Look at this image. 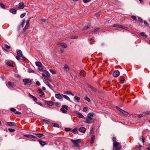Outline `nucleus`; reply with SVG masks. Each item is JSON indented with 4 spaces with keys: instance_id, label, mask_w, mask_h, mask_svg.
Returning a JSON list of instances; mask_svg holds the SVG:
<instances>
[{
    "instance_id": "obj_34",
    "label": "nucleus",
    "mask_w": 150,
    "mask_h": 150,
    "mask_svg": "<svg viewBox=\"0 0 150 150\" xmlns=\"http://www.w3.org/2000/svg\"><path fill=\"white\" fill-rule=\"evenodd\" d=\"M30 96L33 99V100L35 101H36L37 100V98L36 97H35L33 96L32 95H30Z\"/></svg>"
},
{
    "instance_id": "obj_58",
    "label": "nucleus",
    "mask_w": 150,
    "mask_h": 150,
    "mask_svg": "<svg viewBox=\"0 0 150 150\" xmlns=\"http://www.w3.org/2000/svg\"><path fill=\"white\" fill-rule=\"evenodd\" d=\"M70 38L73 39H77V37L76 36H72L70 37Z\"/></svg>"
},
{
    "instance_id": "obj_44",
    "label": "nucleus",
    "mask_w": 150,
    "mask_h": 150,
    "mask_svg": "<svg viewBox=\"0 0 150 150\" xmlns=\"http://www.w3.org/2000/svg\"><path fill=\"white\" fill-rule=\"evenodd\" d=\"M138 20L139 22H142V23H143V20L142 18H141L140 17H138Z\"/></svg>"
},
{
    "instance_id": "obj_18",
    "label": "nucleus",
    "mask_w": 150,
    "mask_h": 150,
    "mask_svg": "<svg viewBox=\"0 0 150 150\" xmlns=\"http://www.w3.org/2000/svg\"><path fill=\"white\" fill-rule=\"evenodd\" d=\"M38 141L40 144L42 146H44L45 144V142L44 141L39 140Z\"/></svg>"
},
{
    "instance_id": "obj_10",
    "label": "nucleus",
    "mask_w": 150,
    "mask_h": 150,
    "mask_svg": "<svg viewBox=\"0 0 150 150\" xmlns=\"http://www.w3.org/2000/svg\"><path fill=\"white\" fill-rule=\"evenodd\" d=\"M86 129L83 127H81L79 129V131L80 132L82 133H84L86 131Z\"/></svg>"
},
{
    "instance_id": "obj_50",
    "label": "nucleus",
    "mask_w": 150,
    "mask_h": 150,
    "mask_svg": "<svg viewBox=\"0 0 150 150\" xmlns=\"http://www.w3.org/2000/svg\"><path fill=\"white\" fill-rule=\"evenodd\" d=\"M116 139L115 137H114L112 138V141L113 142V144L115 142H117L116 141Z\"/></svg>"
},
{
    "instance_id": "obj_33",
    "label": "nucleus",
    "mask_w": 150,
    "mask_h": 150,
    "mask_svg": "<svg viewBox=\"0 0 150 150\" xmlns=\"http://www.w3.org/2000/svg\"><path fill=\"white\" fill-rule=\"evenodd\" d=\"M50 71L53 74H55L56 73V71L53 69H50Z\"/></svg>"
},
{
    "instance_id": "obj_53",
    "label": "nucleus",
    "mask_w": 150,
    "mask_h": 150,
    "mask_svg": "<svg viewBox=\"0 0 150 150\" xmlns=\"http://www.w3.org/2000/svg\"><path fill=\"white\" fill-rule=\"evenodd\" d=\"M125 80L123 78H122L121 80H120V83H124Z\"/></svg>"
},
{
    "instance_id": "obj_14",
    "label": "nucleus",
    "mask_w": 150,
    "mask_h": 150,
    "mask_svg": "<svg viewBox=\"0 0 150 150\" xmlns=\"http://www.w3.org/2000/svg\"><path fill=\"white\" fill-rule=\"evenodd\" d=\"M88 88H90L92 91H93L95 92L96 91V90L94 87L91 86L90 85H88Z\"/></svg>"
},
{
    "instance_id": "obj_19",
    "label": "nucleus",
    "mask_w": 150,
    "mask_h": 150,
    "mask_svg": "<svg viewBox=\"0 0 150 150\" xmlns=\"http://www.w3.org/2000/svg\"><path fill=\"white\" fill-rule=\"evenodd\" d=\"M77 114L79 115V118H83L84 119H85L86 118L84 116H83V115H82V114L80 113V112H78L77 113Z\"/></svg>"
},
{
    "instance_id": "obj_62",
    "label": "nucleus",
    "mask_w": 150,
    "mask_h": 150,
    "mask_svg": "<svg viewBox=\"0 0 150 150\" xmlns=\"http://www.w3.org/2000/svg\"><path fill=\"white\" fill-rule=\"evenodd\" d=\"M84 72V71H81L80 72V74L81 76H83V74L82 73H83Z\"/></svg>"
},
{
    "instance_id": "obj_11",
    "label": "nucleus",
    "mask_w": 150,
    "mask_h": 150,
    "mask_svg": "<svg viewBox=\"0 0 150 150\" xmlns=\"http://www.w3.org/2000/svg\"><path fill=\"white\" fill-rule=\"evenodd\" d=\"M7 124L10 126H15L16 125L15 123L14 122H7Z\"/></svg>"
},
{
    "instance_id": "obj_9",
    "label": "nucleus",
    "mask_w": 150,
    "mask_h": 150,
    "mask_svg": "<svg viewBox=\"0 0 150 150\" xmlns=\"http://www.w3.org/2000/svg\"><path fill=\"white\" fill-rule=\"evenodd\" d=\"M59 46L61 47L62 48H66L67 46V45L65 43H62L61 44H59Z\"/></svg>"
},
{
    "instance_id": "obj_7",
    "label": "nucleus",
    "mask_w": 150,
    "mask_h": 150,
    "mask_svg": "<svg viewBox=\"0 0 150 150\" xmlns=\"http://www.w3.org/2000/svg\"><path fill=\"white\" fill-rule=\"evenodd\" d=\"M7 64L11 67H14L15 65V63L13 61H10L8 62L7 63Z\"/></svg>"
},
{
    "instance_id": "obj_3",
    "label": "nucleus",
    "mask_w": 150,
    "mask_h": 150,
    "mask_svg": "<svg viewBox=\"0 0 150 150\" xmlns=\"http://www.w3.org/2000/svg\"><path fill=\"white\" fill-rule=\"evenodd\" d=\"M42 78L44 79H48L50 77L49 73L47 71H45L44 74H42Z\"/></svg>"
},
{
    "instance_id": "obj_4",
    "label": "nucleus",
    "mask_w": 150,
    "mask_h": 150,
    "mask_svg": "<svg viewBox=\"0 0 150 150\" xmlns=\"http://www.w3.org/2000/svg\"><path fill=\"white\" fill-rule=\"evenodd\" d=\"M23 81L24 82L25 85H30L32 83V81L28 79H23Z\"/></svg>"
},
{
    "instance_id": "obj_2",
    "label": "nucleus",
    "mask_w": 150,
    "mask_h": 150,
    "mask_svg": "<svg viewBox=\"0 0 150 150\" xmlns=\"http://www.w3.org/2000/svg\"><path fill=\"white\" fill-rule=\"evenodd\" d=\"M71 140L72 142L73 143L74 146L79 147V143L81 141L80 139H77L76 140L71 139Z\"/></svg>"
},
{
    "instance_id": "obj_30",
    "label": "nucleus",
    "mask_w": 150,
    "mask_h": 150,
    "mask_svg": "<svg viewBox=\"0 0 150 150\" xmlns=\"http://www.w3.org/2000/svg\"><path fill=\"white\" fill-rule=\"evenodd\" d=\"M77 128H75L72 131V132L75 134V133H76L77 132Z\"/></svg>"
},
{
    "instance_id": "obj_37",
    "label": "nucleus",
    "mask_w": 150,
    "mask_h": 150,
    "mask_svg": "<svg viewBox=\"0 0 150 150\" xmlns=\"http://www.w3.org/2000/svg\"><path fill=\"white\" fill-rule=\"evenodd\" d=\"M64 113H66L67 112V110H65L64 108H61L60 109Z\"/></svg>"
},
{
    "instance_id": "obj_8",
    "label": "nucleus",
    "mask_w": 150,
    "mask_h": 150,
    "mask_svg": "<svg viewBox=\"0 0 150 150\" xmlns=\"http://www.w3.org/2000/svg\"><path fill=\"white\" fill-rule=\"evenodd\" d=\"M94 115V113H89L88 114L87 117L89 120H92Z\"/></svg>"
},
{
    "instance_id": "obj_48",
    "label": "nucleus",
    "mask_w": 150,
    "mask_h": 150,
    "mask_svg": "<svg viewBox=\"0 0 150 150\" xmlns=\"http://www.w3.org/2000/svg\"><path fill=\"white\" fill-rule=\"evenodd\" d=\"M8 129L9 131L11 132H14L15 131V130L14 129L11 128H9Z\"/></svg>"
},
{
    "instance_id": "obj_63",
    "label": "nucleus",
    "mask_w": 150,
    "mask_h": 150,
    "mask_svg": "<svg viewBox=\"0 0 150 150\" xmlns=\"http://www.w3.org/2000/svg\"><path fill=\"white\" fill-rule=\"evenodd\" d=\"M60 51L61 53H63L64 52V50L62 48H61L60 49Z\"/></svg>"
},
{
    "instance_id": "obj_17",
    "label": "nucleus",
    "mask_w": 150,
    "mask_h": 150,
    "mask_svg": "<svg viewBox=\"0 0 150 150\" xmlns=\"http://www.w3.org/2000/svg\"><path fill=\"white\" fill-rule=\"evenodd\" d=\"M24 136L27 137H30L32 138H36V137L34 136L31 134L25 135Z\"/></svg>"
},
{
    "instance_id": "obj_20",
    "label": "nucleus",
    "mask_w": 150,
    "mask_h": 150,
    "mask_svg": "<svg viewBox=\"0 0 150 150\" xmlns=\"http://www.w3.org/2000/svg\"><path fill=\"white\" fill-rule=\"evenodd\" d=\"M29 24H26V25H25L24 28L23 29V31L24 32H25L26 31V30H27V29L29 27Z\"/></svg>"
},
{
    "instance_id": "obj_32",
    "label": "nucleus",
    "mask_w": 150,
    "mask_h": 150,
    "mask_svg": "<svg viewBox=\"0 0 150 150\" xmlns=\"http://www.w3.org/2000/svg\"><path fill=\"white\" fill-rule=\"evenodd\" d=\"M62 96L61 94H57V98L59 99H60L62 98Z\"/></svg>"
},
{
    "instance_id": "obj_22",
    "label": "nucleus",
    "mask_w": 150,
    "mask_h": 150,
    "mask_svg": "<svg viewBox=\"0 0 150 150\" xmlns=\"http://www.w3.org/2000/svg\"><path fill=\"white\" fill-rule=\"evenodd\" d=\"M45 103L50 106H51L53 105V102L50 101H47L45 102Z\"/></svg>"
},
{
    "instance_id": "obj_36",
    "label": "nucleus",
    "mask_w": 150,
    "mask_h": 150,
    "mask_svg": "<svg viewBox=\"0 0 150 150\" xmlns=\"http://www.w3.org/2000/svg\"><path fill=\"white\" fill-rule=\"evenodd\" d=\"M90 27V25H87L85 26L83 28V30H85L88 29Z\"/></svg>"
},
{
    "instance_id": "obj_47",
    "label": "nucleus",
    "mask_w": 150,
    "mask_h": 150,
    "mask_svg": "<svg viewBox=\"0 0 150 150\" xmlns=\"http://www.w3.org/2000/svg\"><path fill=\"white\" fill-rule=\"evenodd\" d=\"M67 132H69L71 130V129L70 128H66L64 129Z\"/></svg>"
},
{
    "instance_id": "obj_15",
    "label": "nucleus",
    "mask_w": 150,
    "mask_h": 150,
    "mask_svg": "<svg viewBox=\"0 0 150 150\" xmlns=\"http://www.w3.org/2000/svg\"><path fill=\"white\" fill-rule=\"evenodd\" d=\"M86 121L85 122V123L87 124H91L93 122L90 120H89L88 118H86Z\"/></svg>"
},
{
    "instance_id": "obj_39",
    "label": "nucleus",
    "mask_w": 150,
    "mask_h": 150,
    "mask_svg": "<svg viewBox=\"0 0 150 150\" xmlns=\"http://www.w3.org/2000/svg\"><path fill=\"white\" fill-rule=\"evenodd\" d=\"M62 108H64V109H66V110H68L69 107H68L66 105H63L62 106Z\"/></svg>"
},
{
    "instance_id": "obj_23",
    "label": "nucleus",
    "mask_w": 150,
    "mask_h": 150,
    "mask_svg": "<svg viewBox=\"0 0 150 150\" xmlns=\"http://www.w3.org/2000/svg\"><path fill=\"white\" fill-rule=\"evenodd\" d=\"M39 93L40 94H41L42 96H43L44 95V93L43 92L42 90L40 89H38V90Z\"/></svg>"
},
{
    "instance_id": "obj_13",
    "label": "nucleus",
    "mask_w": 150,
    "mask_h": 150,
    "mask_svg": "<svg viewBox=\"0 0 150 150\" xmlns=\"http://www.w3.org/2000/svg\"><path fill=\"white\" fill-rule=\"evenodd\" d=\"M17 54L18 56L19 57H22L23 54L21 51V50H18L17 51Z\"/></svg>"
},
{
    "instance_id": "obj_52",
    "label": "nucleus",
    "mask_w": 150,
    "mask_h": 150,
    "mask_svg": "<svg viewBox=\"0 0 150 150\" xmlns=\"http://www.w3.org/2000/svg\"><path fill=\"white\" fill-rule=\"evenodd\" d=\"M88 110L87 108L86 107H84L83 109V111L84 112H86Z\"/></svg>"
},
{
    "instance_id": "obj_55",
    "label": "nucleus",
    "mask_w": 150,
    "mask_h": 150,
    "mask_svg": "<svg viewBox=\"0 0 150 150\" xmlns=\"http://www.w3.org/2000/svg\"><path fill=\"white\" fill-rule=\"evenodd\" d=\"M0 6H1V8H5V6L2 3L0 4Z\"/></svg>"
},
{
    "instance_id": "obj_41",
    "label": "nucleus",
    "mask_w": 150,
    "mask_h": 150,
    "mask_svg": "<svg viewBox=\"0 0 150 150\" xmlns=\"http://www.w3.org/2000/svg\"><path fill=\"white\" fill-rule=\"evenodd\" d=\"M36 65L38 67H40L41 65L42 64L40 62H36Z\"/></svg>"
},
{
    "instance_id": "obj_12",
    "label": "nucleus",
    "mask_w": 150,
    "mask_h": 150,
    "mask_svg": "<svg viewBox=\"0 0 150 150\" xmlns=\"http://www.w3.org/2000/svg\"><path fill=\"white\" fill-rule=\"evenodd\" d=\"M8 85L11 87H13L15 86V85L14 84V83H12L11 81H8Z\"/></svg>"
},
{
    "instance_id": "obj_56",
    "label": "nucleus",
    "mask_w": 150,
    "mask_h": 150,
    "mask_svg": "<svg viewBox=\"0 0 150 150\" xmlns=\"http://www.w3.org/2000/svg\"><path fill=\"white\" fill-rule=\"evenodd\" d=\"M101 11H100L98 12L96 14V16H100V14L101 13Z\"/></svg>"
},
{
    "instance_id": "obj_35",
    "label": "nucleus",
    "mask_w": 150,
    "mask_h": 150,
    "mask_svg": "<svg viewBox=\"0 0 150 150\" xmlns=\"http://www.w3.org/2000/svg\"><path fill=\"white\" fill-rule=\"evenodd\" d=\"M36 135L39 137H43L44 135L43 134L38 133L36 134Z\"/></svg>"
},
{
    "instance_id": "obj_60",
    "label": "nucleus",
    "mask_w": 150,
    "mask_h": 150,
    "mask_svg": "<svg viewBox=\"0 0 150 150\" xmlns=\"http://www.w3.org/2000/svg\"><path fill=\"white\" fill-rule=\"evenodd\" d=\"M36 85H37L38 86H39L40 85V83L39 81H37L36 82Z\"/></svg>"
},
{
    "instance_id": "obj_38",
    "label": "nucleus",
    "mask_w": 150,
    "mask_h": 150,
    "mask_svg": "<svg viewBox=\"0 0 150 150\" xmlns=\"http://www.w3.org/2000/svg\"><path fill=\"white\" fill-rule=\"evenodd\" d=\"M99 29V28H97L93 30L91 32L93 33H95Z\"/></svg>"
},
{
    "instance_id": "obj_51",
    "label": "nucleus",
    "mask_w": 150,
    "mask_h": 150,
    "mask_svg": "<svg viewBox=\"0 0 150 150\" xmlns=\"http://www.w3.org/2000/svg\"><path fill=\"white\" fill-rule=\"evenodd\" d=\"M91 1V0H83V1L84 3H87L90 2Z\"/></svg>"
},
{
    "instance_id": "obj_42",
    "label": "nucleus",
    "mask_w": 150,
    "mask_h": 150,
    "mask_svg": "<svg viewBox=\"0 0 150 150\" xmlns=\"http://www.w3.org/2000/svg\"><path fill=\"white\" fill-rule=\"evenodd\" d=\"M25 22V20H24V19L21 22V26H22V27H23V26L24 25Z\"/></svg>"
},
{
    "instance_id": "obj_21",
    "label": "nucleus",
    "mask_w": 150,
    "mask_h": 150,
    "mask_svg": "<svg viewBox=\"0 0 150 150\" xmlns=\"http://www.w3.org/2000/svg\"><path fill=\"white\" fill-rule=\"evenodd\" d=\"M95 138V136L94 135H93L92 136L90 142L91 144H93L94 142Z\"/></svg>"
},
{
    "instance_id": "obj_64",
    "label": "nucleus",
    "mask_w": 150,
    "mask_h": 150,
    "mask_svg": "<svg viewBox=\"0 0 150 150\" xmlns=\"http://www.w3.org/2000/svg\"><path fill=\"white\" fill-rule=\"evenodd\" d=\"M15 113L16 114L20 115L21 114V112H20L18 111H16L15 112Z\"/></svg>"
},
{
    "instance_id": "obj_49",
    "label": "nucleus",
    "mask_w": 150,
    "mask_h": 150,
    "mask_svg": "<svg viewBox=\"0 0 150 150\" xmlns=\"http://www.w3.org/2000/svg\"><path fill=\"white\" fill-rule=\"evenodd\" d=\"M71 93V92L69 91H67L65 92H64V94H67L68 95H70Z\"/></svg>"
},
{
    "instance_id": "obj_27",
    "label": "nucleus",
    "mask_w": 150,
    "mask_h": 150,
    "mask_svg": "<svg viewBox=\"0 0 150 150\" xmlns=\"http://www.w3.org/2000/svg\"><path fill=\"white\" fill-rule=\"evenodd\" d=\"M140 35H141L145 38H146L147 37V35H145V33L144 32H142L141 33H140Z\"/></svg>"
},
{
    "instance_id": "obj_31",
    "label": "nucleus",
    "mask_w": 150,
    "mask_h": 150,
    "mask_svg": "<svg viewBox=\"0 0 150 150\" xmlns=\"http://www.w3.org/2000/svg\"><path fill=\"white\" fill-rule=\"evenodd\" d=\"M113 26L114 27L120 28V27H122L121 25H120L117 24H115L113 25Z\"/></svg>"
},
{
    "instance_id": "obj_59",
    "label": "nucleus",
    "mask_w": 150,
    "mask_h": 150,
    "mask_svg": "<svg viewBox=\"0 0 150 150\" xmlns=\"http://www.w3.org/2000/svg\"><path fill=\"white\" fill-rule=\"evenodd\" d=\"M51 126L52 127H56V124L55 123H52L51 124Z\"/></svg>"
},
{
    "instance_id": "obj_6",
    "label": "nucleus",
    "mask_w": 150,
    "mask_h": 150,
    "mask_svg": "<svg viewBox=\"0 0 150 150\" xmlns=\"http://www.w3.org/2000/svg\"><path fill=\"white\" fill-rule=\"evenodd\" d=\"M18 5L19 7L17 8L18 10L23 9L25 7V6L24 5V3L23 2L19 3Z\"/></svg>"
},
{
    "instance_id": "obj_54",
    "label": "nucleus",
    "mask_w": 150,
    "mask_h": 150,
    "mask_svg": "<svg viewBox=\"0 0 150 150\" xmlns=\"http://www.w3.org/2000/svg\"><path fill=\"white\" fill-rule=\"evenodd\" d=\"M10 110L12 111V112H15L16 111V110L15 108H11V109H10Z\"/></svg>"
},
{
    "instance_id": "obj_1",
    "label": "nucleus",
    "mask_w": 150,
    "mask_h": 150,
    "mask_svg": "<svg viewBox=\"0 0 150 150\" xmlns=\"http://www.w3.org/2000/svg\"><path fill=\"white\" fill-rule=\"evenodd\" d=\"M113 144V150H119L121 147V145L118 142H115Z\"/></svg>"
},
{
    "instance_id": "obj_28",
    "label": "nucleus",
    "mask_w": 150,
    "mask_h": 150,
    "mask_svg": "<svg viewBox=\"0 0 150 150\" xmlns=\"http://www.w3.org/2000/svg\"><path fill=\"white\" fill-rule=\"evenodd\" d=\"M62 96L64 98L66 99H67V100H70V98L69 97L67 96L64 95H62Z\"/></svg>"
},
{
    "instance_id": "obj_46",
    "label": "nucleus",
    "mask_w": 150,
    "mask_h": 150,
    "mask_svg": "<svg viewBox=\"0 0 150 150\" xmlns=\"http://www.w3.org/2000/svg\"><path fill=\"white\" fill-rule=\"evenodd\" d=\"M46 21V19H41V22L43 23H45Z\"/></svg>"
},
{
    "instance_id": "obj_45",
    "label": "nucleus",
    "mask_w": 150,
    "mask_h": 150,
    "mask_svg": "<svg viewBox=\"0 0 150 150\" xmlns=\"http://www.w3.org/2000/svg\"><path fill=\"white\" fill-rule=\"evenodd\" d=\"M26 15V13H23L21 14L20 15V17L21 18H23Z\"/></svg>"
},
{
    "instance_id": "obj_5",
    "label": "nucleus",
    "mask_w": 150,
    "mask_h": 150,
    "mask_svg": "<svg viewBox=\"0 0 150 150\" xmlns=\"http://www.w3.org/2000/svg\"><path fill=\"white\" fill-rule=\"evenodd\" d=\"M120 74V72L118 70H115L113 72V76L114 77H118Z\"/></svg>"
},
{
    "instance_id": "obj_16",
    "label": "nucleus",
    "mask_w": 150,
    "mask_h": 150,
    "mask_svg": "<svg viewBox=\"0 0 150 150\" xmlns=\"http://www.w3.org/2000/svg\"><path fill=\"white\" fill-rule=\"evenodd\" d=\"M16 9H11L10 10V12L12 13L15 14L16 13Z\"/></svg>"
},
{
    "instance_id": "obj_26",
    "label": "nucleus",
    "mask_w": 150,
    "mask_h": 150,
    "mask_svg": "<svg viewBox=\"0 0 150 150\" xmlns=\"http://www.w3.org/2000/svg\"><path fill=\"white\" fill-rule=\"evenodd\" d=\"M42 121L46 124H50V122L46 120L43 119L42 120Z\"/></svg>"
},
{
    "instance_id": "obj_40",
    "label": "nucleus",
    "mask_w": 150,
    "mask_h": 150,
    "mask_svg": "<svg viewBox=\"0 0 150 150\" xmlns=\"http://www.w3.org/2000/svg\"><path fill=\"white\" fill-rule=\"evenodd\" d=\"M28 72L29 73H34V71L33 70H32V69H28Z\"/></svg>"
},
{
    "instance_id": "obj_61",
    "label": "nucleus",
    "mask_w": 150,
    "mask_h": 150,
    "mask_svg": "<svg viewBox=\"0 0 150 150\" xmlns=\"http://www.w3.org/2000/svg\"><path fill=\"white\" fill-rule=\"evenodd\" d=\"M30 20V18H28V19L26 21V24H29V21Z\"/></svg>"
},
{
    "instance_id": "obj_43",
    "label": "nucleus",
    "mask_w": 150,
    "mask_h": 150,
    "mask_svg": "<svg viewBox=\"0 0 150 150\" xmlns=\"http://www.w3.org/2000/svg\"><path fill=\"white\" fill-rule=\"evenodd\" d=\"M84 99L85 100H87L88 102H91V100L89 98H88V97H85Z\"/></svg>"
},
{
    "instance_id": "obj_24",
    "label": "nucleus",
    "mask_w": 150,
    "mask_h": 150,
    "mask_svg": "<svg viewBox=\"0 0 150 150\" xmlns=\"http://www.w3.org/2000/svg\"><path fill=\"white\" fill-rule=\"evenodd\" d=\"M120 111L123 114H125V115H127L128 114V112L125 111L124 110H122V109H120Z\"/></svg>"
},
{
    "instance_id": "obj_57",
    "label": "nucleus",
    "mask_w": 150,
    "mask_h": 150,
    "mask_svg": "<svg viewBox=\"0 0 150 150\" xmlns=\"http://www.w3.org/2000/svg\"><path fill=\"white\" fill-rule=\"evenodd\" d=\"M144 23L145 25H149V24L146 21H144Z\"/></svg>"
},
{
    "instance_id": "obj_25",
    "label": "nucleus",
    "mask_w": 150,
    "mask_h": 150,
    "mask_svg": "<svg viewBox=\"0 0 150 150\" xmlns=\"http://www.w3.org/2000/svg\"><path fill=\"white\" fill-rule=\"evenodd\" d=\"M75 101L77 102H79V100H80V98L79 97H76V96H75L74 97Z\"/></svg>"
},
{
    "instance_id": "obj_29",
    "label": "nucleus",
    "mask_w": 150,
    "mask_h": 150,
    "mask_svg": "<svg viewBox=\"0 0 150 150\" xmlns=\"http://www.w3.org/2000/svg\"><path fill=\"white\" fill-rule=\"evenodd\" d=\"M64 70L66 71L67 72L69 71V67L67 65H65L64 67Z\"/></svg>"
}]
</instances>
